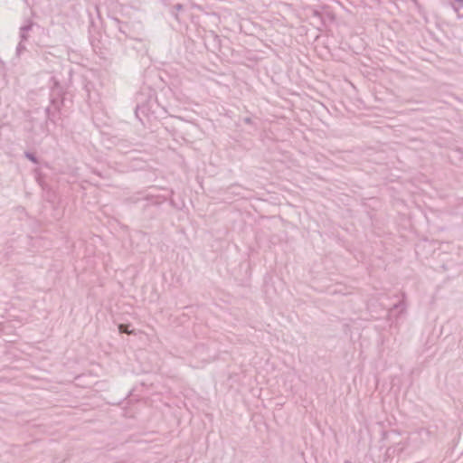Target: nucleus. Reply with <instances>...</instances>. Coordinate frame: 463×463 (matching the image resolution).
Returning <instances> with one entry per match:
<instances>
[{
    "label": "nucleus",
    "mask_w": 463,
    "mask_h": 463,
    "mask_svg": "<svg viewBox=\"0 0 463 463\" xmlns=\"http://www.w3.org/2000/svg\"><path fill=\"white\" fill-rule=\"evenodd\" d=\"M25 50H26V47H25L24 42L20 41L16 47L17 54L20 55Z\"/></svg>",
    "instance_id": "nucleus-3"
},
{
    "label": "nucleus",
    "mask_w": 463,
    "mask_h": 463,
    "mask_svg": "<svg viewBox=\"0 0 463 463\" xmlns=\"http://www.w3.org/2000/svg\"><path fill=\"white\" fill-rule=\"evenodd\" d=\"M46 111H47V114H48V118H49V119H52V118H51V116H50V109H46Z\"/></svg>",
    "instance_id": "nucleus-6"
},
{
    "label": "nucleus",
    "mask_w": 463,
    "mask_h": 463,
    "mask_svg": "<svg viewBox=\"0 0 463 463\" xmlns=\"http://www.w3.org/2000/svg\"><path fill=\"white\" fill-rule=\"evenodd\" d=\"M32 24H28L20 28V41L25 42L28 39V32L32 29Z\"/></svg>",
    "instance_id": "nucleus-2"
},
{
    "label": "nucleus",
    "mask_w": 463,
    "mask_h": 463,
    "mask_svg": "<svg viewBox=\"0 0 463 463\" xmlns=\"http://www.w3.org/2000/svg\"><path fill=\"white\" fill-rule=\"evenodd\" d=\"M25 156H26V158H28L30 161H32V162H33V163H35V164H36V163H38L37 158H36V156H35L33 154L29 153V152H26V153H25Z\"/></svg>",
    "instance_id": "nucleus-5"
},
{
    "label": "nucleus",
    "mask_w": 463,
    "mask_h": 463,
    "mask_svg": "<svg viewBox=\"0 0 463 463\" xmlns=\"http://www.w3.org/2000/svg\"><path fill=\"white\" fill-rule=\"evenodd\" d=\"M344 463H351L350 461H345Z\"/></svg>",
    "instance_id": "nucleus-8"
},
{
    "label": "nucleus",
    "mask_w": 463,
    "mask_h": 463,
    "mask_svg": "<svg viewBox=\"0 0 463 463\" xmlns=\"http://www.w3.org/2000/svg\"><path fill=\"white\" fill-rule=\"evenodd\" d=\"M118 330L120 333L130 334V331L128 330V325L120 324L118 326Z\"/></svg>",
    "instance_id": "nucleus-4"
},
{
    "label": "nucleus",
    "mask_w": 463,
    "mask_h": 463,
    "mask_svg": "<svg viewBox=\"0 0 463 463\" xmlns=\"http://www.w3.org/2000/svg\"><path fill=\"white\" fill-rule=\"evenodd\" d=\"M52 102L53 105L56 104V100L54 99L52 100Z\"/></svg>",
    "instance_id": "nucleus-7"
},
{
    "label": "nucleus",
    "mask_w": 463,
    "mask_h": 463,
    "mask_svg": "<svg viewBox=\"0 0 463 463\" xmlns=\"http://www.w3.org/2000/svg\"><path fill=\"white\" fill-rule=\"evenodd\" d=\"M430 438V431L427 429L420 428L416 431H411L407 437V444H412L417 448L420 444L427 441Z\"/></svg>",
    "instance_id": "nucleus-1"
},
{
    "label": "nucleus",
    "mask_w": 463,
    "mask_h": 463,
    "mask_svg": "<svg viewBox=\"0 0 463 463\" xmlns=\"http://www.w3.org/2000/svg\"><path fill=\"white\" fill-rule=\"evenodd\" d=\"M458 2H463V0H457Z\"/></svg>",
    "instance_id": "nucleus-9"
}]
</instances>
